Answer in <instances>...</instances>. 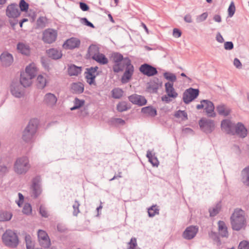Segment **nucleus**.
Wrapping results in <instances>:
<instances>
[{
	"mask_svg": "<svg viewBox=\"0 0 249 249\" xmlns=\"http://www.w3.org/2000/svg\"><path fill=\"white\" fill-rule=\"evenodd\" d=\"M111 58L113 62L112 69L114 72L119 73L124 71L121 77V82L123 84L128 83L131 79L134 72V67L131 60L128 57H124L119 53H112Z\"/></svg>",
	"mask_w": 249,
	"mask_h": 249,
	"instance_id": "1",
	"label": "nucleus"
},
{
	"mask_svg": "<svg viewBox=\"0 0 249 249\" xmlns=\"http://www.w3.org/2000/svg\"><path fill=\"white\" fill-rule=\"evenodd\" d=\"M39 123V120L36 118L30 120L22 134V139L24 142L31 143L34 142Z\"/></svg>",
	"mask_w": 249,
	"mask_h": 249,
	"instance_id": "2",
	"label": "nucleus"
},
{
	"mask_svg": "<svg viewBox=\"0 0 249 249\" xmlns=\"http://www.w3.org/2000/svg\"><path fill=\"white\" fill-rule=\"evenodd\" d=\"M231 225L233 230L238 231L246 226L245 212L240 209L234 210L231 217Z\"/></svg>",
	"mask_w": 249,
	"mask_h": 249,
	"instance_id": "3",
	"label": "nucleus"
},
{
	"mask_svg": "<svg viewBox=\"0 0 249 249\" xmlns=\"http://www.w3.org/2000/svg\"><path fill=\"white\" fill-rule=\"evenodd\" d=\"M30 168L29 159L27 156L18 158L14 164V170L18 175H25Z\"/></svg>",
	"mask_w": 249,
	"mask_h": 249,
	"instance_id": "4",
	"label": "nucleus"
},
{
	"mask_svg": "<svg viewBox=\"0 0 249 249\" xmlns=\"http://www.w3.org/2000/svg\"><path fill=\"white\" fill-rule=\"evenodd\" d=\"M2 240L6 246L11 248H16L19 243L17 233L12 230H7L2 235Z\"/></svg>",
	"mask_w": 249,
	"mask_h": 249,
	"instance_id": "5",
	"label": "nucleus"
},
{
	"mask_svg": "<svg viewBox=\"0 0 249 249\" xmlns=\"http://www.w3.org/2000/svg\"><path fill=\"white\" fill-rule=\"evenodd\" d=\"M197 109L204 108L208 116L214 117L215 116V113L214 112V107L213 103L208 100H203L201 101L200 104L196 106Z\"/></svg>",
	"mask_w": 249,
	"mask_h": 249,
	"instance_id": "6",
	"label": "nucleus"
},
{
	"mask_svg": "<svg viewBox=\"0 0 249 249\" xmlns=\"http://www.w3.org/2000/svg\"><path fill=\"white\" fill-rule=\"evenodd\" d=\"M98 67L97 66L91 67L86 69V71L85 72V78L87 82L89 85L96 86L95 82V78L98 75L97 70Z\"/></svg>",
	"mask_w": 249,
	"mask_h": 249,
	"instance_id": "7",
	"label": "nucleus"
},
{
	"mask_svg": "<svg viewBox=\"0 0 249 249\" xmlns=\"http://www.w3.org/2000/svg\"><path fill=\"white\" fill-rule=\"evenodd\" d=\"M199 91L198 89L190 88L187 89L183 93L182 99L184 103L188 104L195 100L198 96Z\"/></svg>",
	"mask_w": 249,
	"mask_h": 249,
	"instance_id": "8",
	"label": "nucleus"
},
{
	"mask_svg": "<svg viewBox=\"0 0 249 249\" xmlns=\"http://www.w3.org/2000/svg\"><path fill=\"white\" fill-rule=\"evenodd\" d=\"M199 125L201 129L207 134L211 133L215 128L214 121L205 118H202L199 121Z\"/></svg>",
	"mask_w": 249,
	"mask_h": 249,
	"instance_id": "9",
	"label": "nucleus"
},
{
	"mask_svg": "<svg viewBox=\"0 0 249 249\" xmlns=\"http://www.w3.org/2000/svg\"><path fill=\"white\" fill-rule=\"evenodd\" d=\"M37 237L40 245L44 249L50 248L51 245L50 239L47 233L41 230L37 232Z\"/></svg>",
	"mask_w": 249,
	"mask_h": 249,
	"instance_id": "10",
	"label": "nucleus"
},
{
	"mask_svg": "<svg viewBox=\"0 0 249 249\" xmlns=\"http://www.w3.org/2000/svg\"><path fill=\"white\" fill-rule=\"evenodd\" d=\"M57 36L55 30L49 28L43 32L42 40L45 43L51 44L55 41Z\"/></svg>",
	"mask_w": 249,
	"mask_h": 249,
	"instance_id": "11",
	"label": "nucleus"
},
{
	"mask_svg": "<svg viewBox=\"0 0 249 249\" xmlns=\"http://www.w3.org/2000/svg\"><path fill=\"white\" fill-rule=\"evenodd\" d=\"M18 82H12L10 87L11 94L16 98H21L24 96V89Z\"/></svg>",
	"mask_w": 249,
	"mask_h": 249,
	"instance_id": "12",
	"label": "nucleus"
},
{
	"mask_svg": "<svg viewBox=\"0 0 249 249\" xmlns=\"http://www.w3.org/2000/svg\"><path fill=\"white\" fill-rule=\"evenodd\" d=\"M41 178L37 176L32 179L31 189L32 190L33 196L34 198H37L41 193L42 190L40 186Z\"/></svg>",
	"mask_w": 249,
	"mask_h": 249,
	"instance_id": "13",
	"label": "nucleus"
},
{
	"mask_svg": "<svg viewBox=\"0 0 249 249\" xmlns=\"http://www.w3.org/2000/svg\"><path fill=\"white\" fill-rule=\"evenodd\" d=\"M139 71L148 77L153 76L158 73L157 69L147 63L142 64L139 68Z\"/></svg>",
	"mask_w": 249,
	"mask_h": 249,
	"instance_id": "14",
	"label": "nucleus"
},
{
	"mask_svg": "<svg viewBox=\"0 0 249 249\" xmlns=\"http://www.w3.org/2000/svg\"><path fill=\"white\" fill-rule=\"evenodd\" d=\"M198 231L197 226H190L187 227L182 233V237L186 240L193 239Z\"/></svg>",
	"mask_w": 249,
	"mask_h": 249,
	"instance_id": "15",
	"label": "nucleus"
},
{
	"mask_svg": "<svg viewBox=\"0 0 249 249\" xmlns=\"http://www.w3.org/2000/svg\"><path fill=\"white\" fill-rule=\"evenodd\" d=\"M128 98L133 104L140 107L144 106L147 103V100L144 96L137 94H132L128 96Z\"/></svg>",
	"mask_w": 249,
	"mask_h": 249,
	"instance_id": "16",
	"label": "nucleus"
},
{
	"mask_svg": "<svg viewBox=\"0 0 249 249\" xmlns=\"http://www.w3.org/2000/svg\"><path fill=\"white\" fill-rule=\"evenodd\" d=\"M6 15L12 18L18 17L20 15L18 6L16 4H11L7 6L6 9Z\"/></svg>",
	"mask_w": 249,
	"mask_h": 249,
	"instance_id": "17",
	"label": "nucleus"
},
{
	"mask_svg": "<svg viewBox=\"0 0 249 249\" xmlns=\"http://www.w3.org/2000/svg\"><path fill=\"white\" fill-rule=\"evenodd\" d=\"M80 43L79 39L76 37H71L65 42L63 46L65 49L72 50L78 48Z\"/></svg>",
	"mask_w": 249,
	"mask_h": 249,
	"instance_id": "18",
	"label": "nucleus"
},
{
	"mask_svg": "<svg viewBox=\"0 0 249 249\" xmlns=\"http://www.w3.org/2000/svg\"><path fill=\"white\" fill-rule=\"evenodd\" d=\"M0 60L3 66H10L13 62V57L11 54L8 52H3L0 55Z\"/></svg>",
	"mask_w": 249,
	"mask_h": 249,
	"instance_id": "19",
	"label": "nucleus"
},
{
	"mask_svg": "<svg viewBox=\"0 0 249 249\" xmlns=\"http://www.w3.org/2000/svg\"><path fill=\"white\" fill-rule=\"evenodd\" d=\"M221 127L222 130H224L227 134H233L232 130L234 125L228 119H225L221 122Z\"/></svg>",
	"mask_w": 249,
	"mask_h": 249,
	"instance_id": "20",
	"label": "nucleus"
},
{
	"mask_svg": "<svg viewBox=\"0 0 249 249\" xmlns=\"http://www.w3.org/2000/svg\"><path fill=\"white\" fill-rule=\"evenodd\" d=\"M57 101V99L54 94L48 93L44 96L43 102L48 106L53 107L55 105Z\"/></svg>",
	"mask_w": 249,
	"mask_h": 249,
	"instance_id": "21",
	"label": "nucleus"
},
{
	"mask_svg": "<svg viewBox=\"0 0 249 249\" xmlns=\"http://www.w3.org/2000/svg\"><path fill=\"white\" fill-rule=\"evenodd\" d=\"M161 85L159 79L155 78L148 83L147 89L151 92L156 93Z\"/></svg>",
	"mask_w": 249,
	"mask_h": 249,
	"instance_id": "22",
	"label": "nucleus"
},
{
	"mask_svg": "<svg viewBox=\"0 0 249 249\" xmlns=\"http://www.w3.org/2000/svg\"><path fill=\"white\" fill-rule=\"evenodd\" d=\"M235 133L241 138H245L247 135V129L241 123H238L234 127Z\"/></svg>",
	"mask_w": 249,
	"mask_h": 249,
	"instance_id": "23",
	"label": "nucleus"
},
{
	"mask_svg": "<svg viewBox=\"0 0 249 249\" xmlns=\"http://www.w3.org/2000/svg\"><path fill=\"white\" fill-rule=\"evenodd\" d=\"M241 181L244 185L249 187V166H246L241 171Z\"/></svg>",
	"mask_w": 249,
	"mask_h": 249,
	"instance_id": "24",
	"label": "nucleus"
},
{
	"mask_svg": "<svg viewBox=\"0 0 249 249\" xmlns=\"http://www.w3.org/2000/svg\"><path fill=\"white\" fill-rule=\"evenodd\" d=\"M141 112L146 116L152 117H154L157 115L156 109L151 106L142 107Z\"/></svg>",
	"mask_w": 249,
	"mask_h": 249,
	"instance_id": "25",
	"label": "nucleus"
},
{
	"mask_svg": "<svg viewBox=\"0 0 249 249\" xmlns=\"http://www.w3.org/2000/svg\"><path fill=\"white\" fill-rule=\"evenodd\" d=\"M165 87L166 92L169 97L175 98L178 96V94L175 91V90L173 87V83H166L165 84Z\"/></svg>",
	"mask_w": 249,
	"mask_h": 249,
	"instance_id": "26",
	"label": "nucleus"
},
{
	"mask_svg": "<svg viewBox=\"0 0 249 249\" xmlns=\"http://www.w3.org/2000/svg\"><path fill=\"white\" fill-rule=\"evenodd\" d=\"M47 53L49 57L55 60L60 58L62 56L61 51L54 48L48 50Z\"/></svg>",
	"mask_w": 249,
	"mask_h": 249,
	"instance_id": "27",
	"label": "nucleus"
},
{
	"mask_svg": "<svg viewBox=\"0 0 249 249\" xmlns=\"http://www.w3.org/2000/svg\"><path fill=\"white\" fill-rule=\"evenodd\" d=\"M25 73H21L20 75V83L23 87H29L32 84L31 76H27Z\"/></svg>",
	"mask_w": 249,
	"mask_h": 249,
	"instance_id": "28",
	"label": "nucleus"
},
{
	"mask_svg": "<svg viewBox=\"0 0 249 249\" xmlns=\"http://www.w3.org/2000/svg\"><path fill=\"white\" fill-rule=\"evenodd\" d=\"M216 110L220 115L227 116L231 111V109L225 105L221 104L216 107Z\"/></svg>",
	"mask_w": 249,
	"mask_h": 249,
	"instance_id": "29",
	"label": "nucleus"
},
{
	"mask_svg": "<svg viewBox=\"0 0 249 249\" xmlns=\"http://www.w3.org/2000/svg\"><path fill=\"white\" fill-rule=\"evenodd\" d=\"M71 89L73 93H82L84 89V86L81 82L73 83L71 86Z\"/></svg>",
	"mask_w": 249,
	"mask_h": 249,
	"instance_id": "30",
	"label": "nucleus"
},
{
	"mask_svg": "<svg viewBox=\"0 0 249 249\" xmlns=\"http://www.w3.org/2000/svg\"><path fill=\"white\" fill-rule=\"evenodd\" d=\"M218 231L220 235L222 237L228 236V231L225 223L223 221H219L218 222Z\"/></svg>",
	"mask_w": 249,
	"mask_h": 249,
	"instance_id": "31",
	"label": "nucleus"
},
{
	"mask_svg": "<svg viewBox=\"0 0 249 249\" xmlns=\"http://www.w3.org/2000/svg\"><path fill=\"white\" fill-rule=\"evenodd\" d=\"M27 76H31V78H34L37 73V69L34 64H30L27 66L25 69V72Z\"/></svg>",
	"mask_w": 249,
	"mask_h": 249,
	"instance_id": "32",
	"label": "nucleus"
},
{
	"mask_svg": "<svg viewBox=\"0 0 249 249\" xmlns=\"http://www.w3.org/2000/svg\"><path fill=\"white\" fill-rule=\"evenodd\" d=\"M17 49L21 53L28 55L30 53V48L27 45L19 42L17 45Z\"/></svg>",
	"mask_w": 249,
	"mask_h": 249,
	"instance_id": "33",
	"label": "nucleus"
},
{
	"mask_svg": "<svg viewBox=\"0 0 249 249\" xmlns=\"http://www.w3.org/2000/svg\"><path fill=\"white\" fill-rule=\"evenodd\" d=\"M68 72L70 76H77L81 72V68L71 65L68 68Z\"/></svg>",
	"mask_w": 249,
	"mask_h": 249,
	"instance_id": "34",
	"label": "nucleus"
},
{
	"mask_svg": "<svg viewBox=\"0 0 249 249\" xmlns=\"http://www.w3.org/2000/svg\"><path fill=\"white\" fill-rule=\"evenodd\" d=\"M92 58L102 65L107 64L108 62L107 58L103 53H99L94 55V56H92Z\"/></svg>",
	"mask_w": 249,
	"mask_h": 249,
	"instance_id": "35",
	"label": "nucleus"
},
{
	"mask_svg": "<svg viewBox=\"0 0 249 249\" xmlns=\"http://www.w3.org/2000/svg\"><path fill=\"white\" fill-rule=\"evenodd\" d=\"M46 85V78L41 75H39L37 77V87L38 89H43Z\"/></svg>",
	"mask_w": 249,
	"mask_h": 249,
	"instance_id": "36",
	"label": "nucleus"
},
{
	"mask_svg": "<svg viewBox=\"0 0 249 249\" xmlns=\"http://www.w3.org/2000/svg\"><path fill=\"white\" fill-rule=\"evenodd\" d=\"M112 97L114 99H120L123 95L124 91L120 88H115L111 91Z\"/></svg>",
	"mask_w": 249,
	"mask_h": 249,
	"instance_id": "37",
	"label": "nucleus"
},
{
	"mask_svg": "<svg viewBox=\"0 0 249 249\" xmlns=\"http://www.w3.org/2000/svg\"><path fill=\"white\" fill-rule=\"evenodd\" d=\"M146 157L148 159L149 161L153 165L158 166L159 164L158 160L156 157H153L152 154L149 150L147 151Z\"/></svg>",
	"mask_w": 249,
	"mask_h": 249,
	"instance_id": "38",
	"label": "nucleus"
},
{
	"mask_svg": "<svg viewBox=\"0 0 249 249\" xmlns=\"http://www.w3.org/2000/svg\"><path fill=\"white\" fill-rule=\"evenodd\" d=\"M130 108V107L127 106L126 102L122 101L119 102L117 105V109L119 112H123L126 111Z\"/></svg>",
	"mask_w": 249,
	"mask_h": 249,
	"instance_id": "39",
	"label": "nucleus"
},
{
	"mask_svg": "<svg viewBox=\"0 0 249 249\" xmlns=\"http://www.w3.org/2000/svg\"><path fill=\"white\" fill-rule=\"evenodd\" d=\"M88 53L91 57L94 56V55H97L99 53L98 47L95 45H90L88 49Z\"/></svg>",
	"mask_w": 249,
	"mask_h": 249,
	"instance_id": "40",
	"label": "nucleus"
},
{
	"mask_svg": "<svg viewBox=\"0 0 249 249\" xmlns=\"http://www.w3.org/2000/svg\"><path fill=\"white\" fill-rule=\"evenodd\" d=\"M148 213L149 217H153L156 214H159V209L157 208L156 205H153L148 209Z\"/></svg>",
	"mask_w": 249,
	"mask_h": 249,
	"instance_id": "41",
	"label": "nucleus"
},
{
	"mask_svg": "<svg viewBox=\"0 0 249 249\" xmlns=\"http://www.w3.org/2000/svg\"><path fill=\"white\" fill-rule=\"evenodd\" d=\"M221 209L220 205L217 204L214 207L210 208L209 210L210 215L211 217H213L216 215L219 212Z\"/></svg>",
	"mask_w": 249,
	"mask_h": 249,
	"instance_id": "42",
	"label": "nucleus"
},
{
	"mask_svg": "<svg viewBox=\"0 0 249 249\" xmlns=\"http://www.w3.org/2000/svg\"><path fill=\"white\" fill-rule=\"evenodd\" d=\"M12 215L6 212H0V221H8L11 219Z\"/></svg>",
	"mask_w": 249,
	"mask_h": 249,
	"instance_id": "43",
	"label": "nucleus"
},
{
	"mask_svg": "<svg viewBox=\"0 0 249 249\" xmlns=\"http://www.w3.org/2000/svg\"><path fill=\"white\" fill-rule=\"evenodd\" d=\"M164 77L171 81V83H173L175 82L177 80V77L176 75L174 73H171L170 72H165L163 73Z\"/></svg>",
	"mask_w": 249,
	"mask_h": 249,
	"instance_id": "44",
	"label": "nucleus"
},
{
	"mask_svg": "<svg viewBox=\"0 0 249 249\" xmlns=\"http://www.w3.org/2000/svg\"><path fill=\"white\" fill-rule=\"evenodd\" d=\"M25 240L27 249H34L33 248L34 243H33L31 239V237L29 234H27L25 235Z\"/></svg>",
	"mask_w": 249,
	"mask_h": 249,
	"instance_id": "45",
	"label": "nucleus"
},
{
	"mask_svg": "<svg viewBox=\"0 0 249 249\" xmlns=\"http://www.w3.org/2000/svg\"><path fill=\"white\" fill-rule=\"evenodd\" d=\"M175 116L177 118H181L182 120L188 119L187 114L184 110H179L177 111L175 114Z\"/></svg>",
	"mask_w": 249,
	"mask_h": 249,
	"instance_id": "46",
	"label": "nucleus"
},
{
	"mask_svg": "<svg viewBox=\"0 0 249 249\" xmlns=\"http://www.w3.org/2000/svg\"><path fill=\"white\" fill-rule=\"evenodd\" d=\"M19 7L20 11L26 12L29 8V4L27 3L25 0H20L19 3Z\"/></svg>",
	"mask_w": 249,
	"mask_h": 249,
	"instance_id": "47",
	"label": "nucleus"
},
{
	"mask_svg": "<svg viewBox=\"0 0 249 249\" xmlns=\"http://www.w3.org/2000/svg\"><path fill=\"white\" fill-rule=\"evenodd\" d=\"M80 205L79 201L76 200H75L74 204L72 205V208L73 209V215L74 216H77L78 213H79L80 211L79 208Z\"/></svg>",
	"mask_w": 249,
	"mask_h": 249,
	"instance_id": "48",
	"label": "nucleus"
},
{
	"mask_svg": "<svg viewBox=\"0 0 249 249\" xmlns=\"http://www.w3.org/2000/svg\"><path fill=\"white\" fill-rule=\"evenodd\" d=\"M22 212L26 215L30 214L32 213V207L31 205L29 203H26L23 208Z\"/></svg>",
	"mask_w": 249,
	"mask_h": 249,
	"instance_id": "49",
	"label": "nucleus"
},
{
	"mask_svg": "<svg viewBox=\"0 0 249 249\" xmlns=\"http://www.w3.org/2000/svg\"><path fill=\"white\" fill-rule=\"evenodd\" d=\"M228 15L230 17H232L235 11V7L233 1H231L228 9Z\"/></svg>",
	"mask_w": 249,
	"mask_h": 249,
	"instance_id": "50",
	"label": "nucleus"
},
{
	"mask_svg": "<svg viewBox=\"0 0 249 249\" xmlns=\"http://www.w3.org/2000/svg\"><path fill=\"white\" fill-rule=\"evenodd\" d=\"M46 19L43 17H39L36 21V24L39 28H44L45 26Z\"/></svg>",
	"mask_w": 249,
	"mask_h": 249,
	"instance_id": "51",
	"label": "nucleus"
},
{
	"mask_svg": "<svg viewBox=\"0 0 249 249\" xmlns=\"http://www.w3.org/2000/svg\"><path fill=\"white\" fill-rule=\"evenodd\" d=\"M80 22L82 24L86 25L88 27H90L92 28H94V25L89 21L86 18H80Z\"/></svg>",
	"mask_w": 249,
	"mask_h": 249,
	"instance_id": "52",
	"label": "nucleus"
},
{
	"mask_svg": "<svg viewBox=\"0 0 249 249\" xmlns=\"http://www.w3.org/2000/svg\"><path fill=\"white\" fill-rule=\"evenodd\" d=\"M238 249H249V242L244 240L238 246Z\"/></svg>",
	"mask_w": 249,
	"mask_h": 249,
	"instance_id": "53",
	"label": "nucleus"
},
{
	"mask_svg": "<svg viewBox=\"0 0 249 249\" xmlns=\"http://www.w3.org/2000/svg\"><path fill=\"white\" fill-rule=\"evenodd\" d=\"M39 213L41 214V215L42 217H44L45 218L48 217V213L46 210L45 207H44V206H43L42 205L40 206V208H39Z\"/></svg>",
	"mask_w": 249,
	"mask_h": 249,
	"instance_id": "54",
	"label": "nucleus"
},
{
	"mask_svg": "<svg viewBox=\"0 0 249 249\" xmlns=\"http://www.w3.org/2000/svg\"><path fill=\"white\" fill-rule=\"evenodd\" d=\"M9 172L8 168L5 165H0V175L3 176Z\"/></svg>",
	"mask_w": 249,
	"mask_h": 249,
	"instance_id": "55",
	"label": "nucleus"
},
{
	"mask_svg": "<svg viewBox=\"0 0 249 249\" xmlns=\"http://www.w3.org/2000/svg\"><path fill=\"white\" fill-rule=\"evenodd\" d=\"M84 104V101L82 100H80L77 98H75L74 101V104L78 108H80L82 107Z\"/></svg>",
	"mask_w": 249,
	"mask_h": 249,
	"instance_id": "56",
	"label": "nucleus"
},
{
	"mask_svg": "<svg viewBox=\"0 0 249 249\" xmlns=\"http://www.w3.org/2000/svg\"><path fill=\"white\" fill-rule=\"evenodd\" d=\"M224 48L227 50H231L233 48V44L231 41H227L224 43Z\"/></svg>",
	"mask_w": 249,
	"mask_h": 249,
	"instance_id": "57",
	"label": "nucleus"
},
{
	"mask_svg": "<svg viewBox=\"0 0 249 249\" xmlns=\"http://www.w3.org/2000/svg\"><path fill=\"white\" fill-rule=\"evenodd\" d=\"M79 6L80 9L83 11H87L89 10V7L87 4L86 3L80 2L79 3Z\"/></svg>",
	"mask_w": 249,
	"mask_h": 249,
	"instance_id": "58",
	"label": "nucleus"
},
{
	"mask_svg": "<svg viewBox=\"0 0 249 249\" xmlns=\"http://www.w3.org/2000/svg\"><path fill=\"white\" fill-rule=\"evenodd\" d=\"M208 17V14L207 13H203L201 14L197 18L198 22H202L204 21Z\"/></svg>",
	"mask_w": 249,
	"mask_h": 249,
	"instance_id": "59",
	"label": "nucleus"
},
{
	"mask_svg": "<svg viewBox=\"0 0 249 249\" xmlns=\"http://www.w3.org/2000/svg\"><path fill=\"white\" fill-rule=\"evenodd\" d=\"M173 35L175 37L178 38L181 35V32L177 28H175L173 30Z\"/></svg>",
	"mask_w": 249,
	"mask_h": 249,
	"instance_id": "60",
	"label": "nucleus"
},
{
	"mask_svg": "<svg viewBox=\"0 0 249 249\" xmlns=\"http://www.w3.org/2000/svg\"><path fill=\"white\" fill-rule=\"evenodd\" d=\"M234 65L238 69L242 68V64L239 59L235 58L233 61Z\"/></svg>",
	"mask_w": 249,
	"mask_h": 249,
	"instance_id": "61",
	"label": "nucleus"
},
{
	"mask_svg": "<svg viewBox=\"0 0 249 249\" xmlns=\"http://www.w3.org/2000/svg\"><path fill=\"white\" fill-rule=\"evenodd\" d=\"M184 20L187 23H192L193 22L192 16L190 14H187L184 16Z\"/></svg>",
	"mask_w": 249,
	"mask_h": 249,
	"instance_id": "62",
	"label": "nucleus"
},
{
	"mask_svg": "<svg viewBox=\"0 0 249 249\" xmlns=\"http://www.w3.org/2000/svg\"><path fill=\"white\" fill-rule=\"evenodd\" d=\"M18 197H19V200L18 202L17 203L18 206L20 207L21 205L22 204L24 200V196H23L20 193H19L18 194Z\"/></svg>",
	"mask_w": 249,
	"mask_h": 249,
	"instance_id": "63",
	"label": "nucleus"
},
{
	"mask_svg": "<svg viewBox=\"0 0 249 249\" xmlns=\"http://www.w3.org/2000/svg\"><path fill=\"white\" fill-rule=\"evenodd\" d=\"M216 40L220 43H223L224 42V39L220 33L217 34Z\"/></svg>",
	"mask_w": 249,
	"mask_h": 249,
	"instance_id": "64",
	"label": "nucleus"
}]
</instances>
